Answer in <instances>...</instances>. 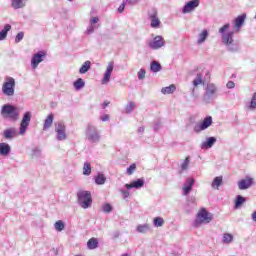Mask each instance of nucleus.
<instances>
[{
    "label": "nucleus",
    "mask_w": 256,
    "mask_h": 256,
    "mask_svg": "<svg viewBox=\"0 0 256 256\" xmlns=\"http://www.w3.org/2000/svg\"><path fill=\"white\" fill-rule=\"evenodd\" d=\"M230 29L231 24L226 23L219 28L218 33L221 35L222 43L227 47V50L231 53H237V51H239V44H237V42H235V39H233L235 31Z\"/></svg>",
    "instance_id": "obj_1"
},
{
    "label": "nucleus",
    "mask_w": 256,
    "mask_h": 256,
    "mask_svg": "<svg viewBox=\"0 0 256 256\" xmlns=\"http://www.w3.org/2000/svg\"><path fill=\"white\" fill-rule=\"evenodd\" d=\"M21 113V108L11 105L5 104L2 106L1 115L4 119H9V121H19V115Z\"/></svg>",
    "instance_id": "obj_2"
},
{
    "label": "nucleus",
    "mask_w": 256,
    "mask_h": 256,
    "mask_svg": "<svg viewBox=\"0 0 256 256\" xmlns=\"http://www.w3.org/2000/svg\"><path fill=\"white\" fill-rule=\"evenodd\" d=\"M78 205L82 209H89L93 204V198H91V192L87 190H80L77 193Z\"/></svg>",
    "instance_id": "obj_3"
},
{
    "label": "nucleus",
    "mask_w": 256,
    "mask_h": 256,
    "mask_svg": "<svg viewBox=\"0 0 256 256\" xmlns=\"http://www.w3.org/2000/svg\"><path fill=\"white\" fill-rule=\"evenodd\" d=\"M211 221H213V216H211V214H209L207 209L202 208L197 213L196 219L193 222V227H196V228L201 227V225H203V223H211Z\"/></svg>",
    "instance_id": "obj_4"
},
{
    "label": "nucleus",
    "mask_w": 256,
    "mask_h": 256,
    "mask_svg": "<svg viewBox=\"0 0 256 256\" xmlns=\"http://www.w3.org/2000/svg\"><path fill=\"white\" fill-rule=\"evenodd\" d=\"M86 139L89 143H99L101 141V133L93 124H88L86 128Z\"/></svg>",
    "instance_id": "obj_5"
},
{
    "label": "nucleus",
    "mask_w": 256,
    "mask_h": 256,
    "mask_svg": "<svg viewBox=\"0 0 256 256\" xmlns=\"http://www.w3.org/2000/svg\"><path fill=\"white\" fill-rule=\"evenodd\" d=\"M217 91V85H215L214 83H208L206 85L205 92L203 95V101H205L206 103H211L213 99H217Z\"/></svg>",
    "instance_id": "obj_6"
},
{
    "label": "nucleus",
    "mask_w": 256,
    "mask_h": 256,
    "mask_svg": "<svg viewBox=\"0 0 256 256\" xmlns=\"http://www.w3.org/2000/svg\"><path fill=\"white\" fill-rule=\"evenodd\" d=\"M2 93L6 97H13L15 95V78H6V81L2 85Z\"/></svg>",
    "instance_id": "obj_7"
},
{
    "label": "nucleus",
    "mask_w": 256,
    "mask_h": 256,
    "mask_svg": "<svg viewBox=\"0 0 256 256\" xmlns=\"http://www.w3.org/2000/svg\"><path fill=\"white\" fill-rule=\"evenodd\" d=\"M55 132L57 141H65L67 139V127L63 122L55 123Z\"/></svg>",
    "instance_id": "obj_8"
},
{
    "label": "nucleus",
    "mask_w": 256,
    "mask_h": 256,
    "mask_svg": "<svg viewBox=\"0 0 256 256\" xmlns=\"http://www.w3.org/2000/svg\"><path fill=\"white\" fill-rule=\"evenodd\" d=\"M157 15L158 12L155 8H152L148 11V19L150 21V27L152 29H159V27H161V20Z\"/></svg>",
    "instance_id": "obj_9"
},
{
    "label": "nucleus",
    "mask_w": 256,
    "mask_h": 256,
    "mask_svg": "<svg viewBox=\"0 0 256 256\" xmlns=\"http://www.w3.org/2000/svg\"><path fill=\"white\" fill-rule=\"evenodd\" d=\"M31 112L27 111L24 113L19 127V135H25L27 129H29V124L31 123Z\"/></svg>",
    "instance_id": "obj_10"
},
{
    "label": "nucleus",
    "mask_w": 256,
    "mask_h": 256,
    "mask_svg": "<svg viewBox=\"0 0 256 256\" xmlns=\"http://www.w3.org/2000/svg\"><path fill=\"white\" fill-rule=\"evenodd\" d=\"M146 43L148 47L154 51L161 49V47H165V39L163 36H156L153 38V40H147Z\"/></svg>",
    "instance_id": "obj_11"
},
{
    "label": "nucleus",
    "mask_w": 256,
    "mask_h": 256,
    "mask_svg": "<svg viewBox=\"0 0 256 256\" xmlns=\"http://www.w3.org/2000/svg\"><path fill=\"white\" fill-rule=\"evenodd\" d=\"M213 125V118L211 116H207L201 123H198L194 126L195 133H201V131H205V129H209Z\"/></svg>",
    "instance_id": "obj_12"
},
{
    "label": "nucleus",
    "mask_w": 256,
    "mask_h": 256,
    "mask_svg": "<svg viewBox=\"0 0 256 256\" xmlns=\"http://www.w3.org/2000/svg\"><path fill=\"white\" fill-rule=\"evenodd\" d=\"M45 57H47V52L39 51L38 53L34 54L31 58V67L32 69H37L40 63L45 61Z\"/></svg>",
    "instance_id": "obj_13"
},
{
    "label": "nucleus",
    "mask_w": 256,
    "mask_h": 256,
    "mask_svg": "<svg viewBox=\"0 0 256 256\" xmlns=\"http://www.w3.org/2000/svg\"><path fill=\"white\" fill-rule=\"evenodd\" d=\"M113 69H115V62L111 61L108 63L106 71L101 80L102 85H107V83H109V81H111V73H113Z\"/></svg>",
    "instance_id": "obj_14"
},
{
    "label": "nucleus",
    "mask_w": 256,
    "mask_h": 256,
    "mask_svg": "<svg viewBox=\"0 0 256 256\" xmlns=\"http://www.w3.org/2000/svg\"><path fill=\"white\" fill-rule=\"evenodd\" d=\"M200 3L201 1L199 0H190L187 2L182 8L183 15H187V13H193V11L199 7Z\"/></svg>",
    "instance_id": "obj_15"
},
{
    "label": "nucleus",
    "mask_w": 256,
    "mask_h": 256,
    "mask_svg": "<svg viewBox=\"0 0 256 256\" xmlns=\"http://www.w3.org/2000/svg\"><path fill=\"white\" fill-rule=\"evenodd\" d=\"M247 19V14H241L240 16L236 17L233 21L234 31L239 33L241 31V27L245 25V20Z\"/></svg>",
    "instance_id": "obj_16"
},
{
    "label": "nucleus",
    "mask_w": 256,
    "mask_h": 256,
    "mask_svg": "<svg viewBox=\"0 0 256 256\" xmlns=\"http://www.w3.org/2000/svg\"><path fill=\"white\" fill-rule=\"evenodd\" d=\"M193 185H195V179L193 178H187L186 182L184 183V186L182 188L183 195L187 197L191 191H193Z\"/></svg>",
    "instance_id": "obj_17"
},
{
    "label": "nucleus",
    "mask_w": 256,
    "mask_h": 256,
    "mask_svg": "<svg viewBox=\"0 0 256 256\" xmlns=\"http://www.w3.org/2000/svg\"><path fill=\"white\" fill-rule=\"evenodd\" d=\"M2 136L4 139L7 141H11V139H15L17 137V128L15 127H10L8 129H5L2 133Z\"/></svg>",
    "instance_id": "obj_18"
},
{
    "label": "nucleus",
    "mask_w": 256,
    "mask_h": 256,
    "mask_svg": "<svg viewBox=\"0 0 256 256\" xmlns=\"http://www.w3.org/2000/svg\"><path fill=\"white\" fill-rule=\"evenodd\" d=\"M145 185V179L138 178L137 180L132 181L130 184H125L126 189H141Z\"/></svg>",
    "instance_id": "obj_19"
},
{
    "label": "nucleus",
    "mask_w": 256,
    "mask_h": 256,
    "mask_svg": "<svg viewBox=\"0 0 256 256\" xmlns=\"http://www.w3.org/2000/svg\"><path fill=\"white\" fill-rule=\"evenodd\" d=\"M251 185H253V178L251 177H247L238 182V188L240 189V191H245V189H249Z\"/></svg>",
    "instance_id": "obj_20"
},
{
    "label": "nucleus",
    "mask_w": 256,
    "mask_h": 256,
    "mask_svg": "<svg viewBox=\"0 0 256 256\" xmlns=\"http://www.w3.org/2000/svg\"><path fill=\"white\" fill-rule=\"evenodd\" d=\"M217 143V138L215 137H208L204 142L201 143L200 148L201 149H211L213 145Z\"/></svg>",
    "instance_id": "obj_21"
},
{
    "label": "nucleus",
    "mask_w": 256,
    "mask_h": 256,
    "mask_svg": "<svg viewBox=\"0 0 256 256\" xmlns=\"http://www.w3.org/2000/svg\"><path fill=\"white\" fill-rule=\"evenodd\" d=\"M11 153V146L5 142L0 143V155L7 157Z\"/></svg>",
    "instance_id": "obj_22"
},
{
    "label": "nucleus",
    "mask_w": 256,
    "mask_h": 256,
    "mask_svg": "<svg viewBox=\"0 0 256 256\" xmlns=\"http://www.w3.org/2000/svg\"><path fill=\"white\" fill-rule=\"evenodd\" d=\"M54 119H55V116L53 115V113L47 116V118L44 120L43 131H47V129H51V125H53Z\"/></svg>",
    "instance_id": "obj_23"
},
{
    "label": "nucleus",
    "mask_w": 256,
    "mask_h": 256,
    "mask_svg": "<svg viewBox=\"0 0 256 256\" xmlns=\"http://www.w3.org/2000/svg\"><path fill=\"white\" fill-rule=\"evenodd\" d=\"M28 0H11V7L13 9H23L27 5Z\"/></svg>",
    "instance_id": "obj_24"
},
{
    "label": "nucleus",
    "mask_w": 256,
    "mask_h": 256,
    "mask_svg": "<svg viewBox=\"0 0 256 256\" xmlns=\"http://www.w3.org/2000/svg\"><path fill=\"white\" fill-rule=\"evenodd\" d=\"M136 231H137V233H142V234L149 233L150 231H152L151 225L147 224V223L139 224L136 227Z\"/></svg>",
    "instance_id": "obj_25"
},
{
    "label": "nucleus",
    "mask_w": 256,
    "mask_h": 256,
    "mask_svg": "<svg viewBox=\"0 0 256 256\" xmlns=\"http://www.w3.org/2000/svg\"><path fill=\"white\" fill-rule=\"evenodd\" d=\"M207 37H209V31H207V29L202 30V32L198 35L197 45H203V43L207 41Z\"/></svg>",
    "instance_id": "obj_26"
},
{
    "label": "nucleus",
    "mask_w": 256,
    "mask_h": 256,
    "mask_svg": "<svg viewBox=\"0 0 256 256\" xmlns=\"http://www.w3.org/2000/svg\"><path fill=\"white\" fill-rule=\"evenodd\" d=\"M176 90H177V87L175 86V84H171L168 87L162 88L161 93L163 95H171V94L175 93Z\"/></svg>",
    "instance_id": "obj_27"
},
{
    "label": "nucleus",
    "mask_w": 256,
    "mask_h": 256,
    "mask_svg": "<svg viewBox=\"0 0 256 256\" xmlns=\"http://www.w3.org/2000/svg\"><path fill=\"white\" fill-rule=\"evenodd\" d=\"M234 236L231 233H224L222 236L223 245H231L233 242Z\"/></svg>",
    "instance_id": "obj_28"
},
{
    "label": "nucleus",
    "mask_w": 256,
    "mask_h": 256,
    "mask_svg": "<svg viewBox=\"0 0 256 256\" xmlns=\"http://www.w3.org/2000/svg\"><path fill=\"white\" fill-rule=\"evenodd\" d=\"M11 29L10 24H6L4 28L0 31V41H5L7 39V34Z\"/></svg>",
    "instance_id": "obj_29"
},
{
    "label": "nucleus",
    "mask_w": 256,
    "mask_h": 256,
    "mask_svg": "<svg viewBox=\"0 0 256 256\" xmlns=\"http://www.w3.org/2000/svg\"><path fill=\"white\" fill-rule=\"evenodd\" d=\"M223 183V176H217L212 181L211 187L212 189H219Z\"/></svg>",
    "instance_id": "obj_30"
},
{
    "label": "nucleus",
    "mask_w": 256,
    "mask_h": 256,
    "mask_svg": "<svg viewBox=\"0 0 256 256\" xmlns=\"http://www.w3.org/2000/svg\"><path fill=\"white\" fill-rule=\"evenodd\" d=\"M161 69H163V67L161 66V64L157 61H152L150 64V70L152 71V73H159V71H161Z\"/></svg>",
    "instance_id": "obj_31"
},
{
    "label": "nucleus",
    "mask_w": 256,
    "mask_h": 256,
    "mask_svg": "<svg viewBox=\"0 0 256 256\" xmlns=\"http://www.w3.org/2000/svg\"><path fill=\"white\" fill-rule=\"evenodd\" d=\"M73 85L76 91H81V89L85 87V80H83V78H78L76 81H74Z\"/></svg>",
    "instance_id": "obj_32"
},
{
    "label": "nucleus",
    "mask_w": 256,
    "mask_h": 256,
    "mask_svg": "<svg viewBox=\"0 0 256 256\" xmlns=\"http://www.w3.org/2000/svg\"><path fill=\"white\" fill-rule=\"evenodd\" d=\"M91 69V61H85L79 69L81 75H85Z\"/></svg>",
    "instance_id": "obj_33"
},
{
    "label": "nucleus",
    "mask_w": 256,
    "mask_h": 256,
    "mask_svg": "<svg viewBox=\"0 0 256 256\" xmlns=\"http://www.w3.org/2000/svg\"><path fill=\"white\" fill-rule=\"evenodd\" d=\"M87 247L88 249H97V247H99V240H97V238H91L88 240L87 242Z\"/></svg>",
    "instance_id": "obj_34"
},
{
    "label": "nucleus",
    "mask_w": 256,
    "mask_h": 256,
    "mask_svg": "<svg viewBox=\"0 0 256 256\" xmlns=\"http://www.w3.org/2000/svg\"><path fill=\"white\" fill-rule=\"evenodd\" d=\"M245 201H247V199L241 195H237L236 196V200H235V206L234 209H239V207H241V205H243V203H245Z\"/></svg>",
    "instance_id": "obj_35"
},
{
    "label": "nucleus",
    "mask_w": 256,
    "mask_h": 256,
    "mask_svg": "<svg viewBox=\"0 0 256 256\" xmlns=\"http://www.w3.org/2000/svg\"><path fill=\"white\" fill-rule=\"evenodd\" d=\"M107 181V178L103 174H98L95 177V183L96 185H105V182Z\"/></svg>",
    "instance_id": "obj_36"
},
{
    "label": "nucleus",
    "mask_w": 256,
    "mask_h": 256,
    "mask_svg": "<svg viewBox=\"0 0 256 256\" xmlns=\"http://www.w3.org/2000/svg\"><path fill=\"white\" fill-rule=\"evenodd\" d=\"M153 225L154 227H163L165 225V220L162 217H155L153 219Z\"/></svg>",
    "instance_id": "obj_37"
},
{
    "label": "nucleus",
    "mask_w": 256,
    "mask_h": 256,
    "mask_svg": "<svg viewBox=\"0 0 256 256\" xmlns=\"http://www.w3.org/2000/svg\"><path fill=\"white\" fill-rule=\"evenodd\" d=\"M135 102H129L126 106H125V109H124V113H133V111H135Z\"/></svg>",
    "instance_id": "obj_38"
},
{
    "label": "nucleus",
    "mask_w": 256,
    "mask_h": 256,
    "mask_svg": "<svg viewBox=\"0 0 256 256\" xmlns=\"http://www.w3.org/2000/svg\"><path fill=\"white\" fill-rule=\"evenodd\" d=\"M83 175H91V163L85 162L83 165Z\"/></svg>",
    "instance_id": "obj_39"
},
{
    "label": "nucleus",
    "mask_w": 256,
    "mask_h": 256,
    "mask_svg": "<svg viewBox=\"0 0 256 256\" xmlns=\"http://www.w3.org/2000/svg\"><path fill=\"white\" fill-rule=\"evenodd\" d=\"M203 85V75L197 74L196 78L193 80V86Z\"/></svg>",
    "instance_id": "obj_40"
},
{
    "label": "nucleus",
    "mask_w": 256,
    "mask_h": 256,
    "mask_svg": "<svg viewBox=\"0 0 256 256\" xmlns=\"http://www.w3.org/2000/svg\"><path fill=\"white\" fill-rule=\"evenodd\" d=\"M190 163H191V160L188 156L184 159L183 163L181 164V171H187V169H189Z\"/></svg>",
    "instance_id": "obj_41"
},
{
    "label": "nucleus",
    "mask_w": 256,
    "mask_h": 256,
    "mask_svg": "<svg viewBox=\"0 0 256 256\" xmlns=\"http://www.w3.org/2000/svg\"><path fill=\"white\" fill-rule=\"evenodd\" d=\"M54 227H55L56 231H63V229H65V223H63V221L59 220L54 224Z\"/></svg>",
    "instance_id": "obj_42"
},
{
    "label": "nucleus",
    "mask_w": 256,
    "mask_h": 256,
    "mask_svg": "<svg viewBox=\"0 0 256 256\" xmlns=\"http://www.w3.org/2000/svg\"><path fill=\"white\" fill-rule=\"evenodd\" d=\"M102 211L103 213H111V211H113V206H111L109 203H106L102 206Z\"/></svg>",
    "instance_id": "obj_43"
},
{
    "label": "nucleus",
    "mask_w": 256,
    "mask_h": 256,
    "mask_svg": "<svg viewBox=\"0 0 256 256\" xmlns=\"http://www.w3.org/2000/svg\"><path fill=\"white\" fill-rule=\"evenodd\" d=\"M135 169H137V165H136V164H131V165L126 169L127 175H133V173H135Z\"/></svg>",
    "instance_id": "obj_44"
},
{
    "label": "nucleus",
    "mask_w": 256,
    "mask_h": 256,
    "mask_svg": "<svg viewBox=\"0 0 256 256\" xmlns=\"http://www.w3.org/2000/svg\"><path fill=\"white\" fill-rule=\"evenodd\" d=\"M95 29H97V26L90 24L86 29V35H92V33H95Z\"/></svg>",
    "instance_id": "obj_45"
},
{
    "label": "nucleus",
    "mask_w": 256,
    "mask_h": 256,
    "mask_svg": "<svg viewBox=\"0 0 256 256\" xmlns=\"http://www.w3.org/2000/svg\"><path fill=\"white\" fill-rule=\"evenodd\" d=\"M139 81H143L145 79V75H147V71L145 69H140L137 73Z\"/></svg>",
    "instance_id": "obj_46"
},
{
    "label": "nucleus",
    "mask_w": 256,
    "mask_h": 256,
    "mask_svg": "<svg viewBox=\"0 0 256 256\" xmlns=\"http://www.w3.org/2000/svg\"><path fill=\"white\" fill-rule=\"evenodd\" d=\"M23 37H25V33L19 32L15 37V43H21V41H23Z\"/></svg>",
    "instance_id": "obj_47"
},
{
    "label": "nucleus",
    "mask_w": 256,
    "mask_h": 256,
    "mask_svg": "<svg viewBox=\"0 0 256 256\" xmlns=\"http://www.w3.org/2000/svg\"><path fill=\"white\" fill-rule=\"evenodd\" d=\"M249 108L256 109V92L252 96Z\"/></svg>",
    "instance_id": "obj_48"
},
{
    "label": "nucleus",
    "mask_w": 256,
    "mask_h": 256,
    "mask_svg": "<svg viewBox=\"0 0 256 256\" xmlns=\"http://www.w3.org/2000/svg\"><path fill=\"white\" fill-rule=\"evenodd\" d=\"M126 5H127V2L123 1V3L118 7V13H123V11H125Z\"/></svg>",
    "instance_id": "obj_49"
},
{
    "label": "nucleus",
    "mask_w": 256,
    "mask_h": 256,
    "mask_svg": "<svg viewBox=\"0 0 256 256\" xmlns=\"http://www.w3.org/2000/svg\"><path fill=\"white\" fill-rule=\"evenodd\" d=\"M141 0H125L127 5H137Z\"/></svg>",
    "instance_id": "obj_50"
},
{
    "label": "nucleus",
    "mask_w": 256,
    "mask_h": 256,
    "mask_svg": "<svg viewBox=\"0 0 256 256\" xmlns=\"http://www.w3.org/2000/svg\"><path fill=\"white\" fill-rule=\"evenodd\" d=\"M98 21H99V17H92L90 18V25H97Z\"/></svg>",
    "instance_id": "obj_51"
},
{
    "label": "nucleus",
    "mask_w": 256,
    "mask_h": 256,
    "mask_svg": "<svg viewBox=\"0 0 256 256\" xmlns=\"http://www.w3.org/2000/svg\"><path fill=\"white\" fill-rule=\"evenodd\" d=\"M226 87H227V89H235V82L229 81V82L226 84Z\"/></svg>",
    "instance_id": "obj_52"
},
{
    "label": "nucleus",
    "mask_w": 256,
    "mask_h": 256,
    "mask_svg": "<svg viewBox=\"0 0 256 256\" xmlns=\"http://www.w3.org/2000/svg\"><path fill=\"white\" fill-rule=\"evenodd\" d=\"M120 193L123 195V199H127L129 197V192L127 190H120Z\"/></svg>",
    "instance_id": "obj_53"
},
{
    "label": "nucleus",
    "mask_w": 256,
    "mask_h": 256,
    "mask_svg": "<svg viewBox=\"0 0 256 256\" xmlns=\"http://www.w3.org/2000/svg\"><path fill=\"white\" fill-rule=\"evenodd\" d=\"M100 119H101V121H103V122L105 123V122L109 121L110 116H109V114H105V115L102 116Z\"/></svg>",
    "instance_id": "obj_54"
},
{
    "label": "nucleus",
    "mask_w": 256,
    "mask_h": 256,
    "mask_svg": "<svg viewBox=\"0 0 256 256\" xmlns=\"http://www.w3.org/2000/svg\"><path fill=\"white\" fill-rule=\"evenodd\" d=\"M251 219L252 221H254L256 223V211H254L251 215Z\"/></svg>",
    "instance_id": "obj_55"
},
{
    "label": "nucleus",
    "mask_w": 256,
    "mask_h": 256,
    "mask_svg": "<svg viewBox=\"0 0 256 256\" xmlns=\"http://www.w3.org/2000/svg\"><path fill=\"white\" fill-rule=\"evenodd\" d=\"M107 107H109V102H107V101H105V102H103L102 103V108H107Z\"/></svg>",
    "instance_id": "obj_56"
},
{
    "label": "nucleus",
    "mask_w": 256,
    "mask_h": 256,
    "mask_svg": "<svg viewBox=\"0 0 256 256\" xmlns=\"http://www.w3.org/2000/svg\"><path fill=\"white\" fill-rule=\"evenodd\" d=\"M160 125H161L160 123L155 124V126H154L155 131H157V129H159Z\"/></svg>",
    "instance_id": "obj_57"
},
{
    "label": "nucleus",
    "mask_w": 256,
    "mask_h": 256,
    "mask_svg": "<svg viewBox=\"0 0 256 256\" xmlns=\"http://www.w3.org/2000/svg\"><path fill=\"white\" fill-rule=\"evenodd\" d=\"M138 131H139V133H143V131H145V128L140 127V128L138 129Z\"/></svg>",
    "instance_id": "obj_58"
},
{
    "label": "nucleus",
    "mask_w": 256,
    "mask_h": 256,
    "mask_svg": "<svg viewBox=\"0 0 256 256\" xmlns=\"http://www.w3.org/2000/svg\"><path fill=\"white\" fill-rule=\"evenodd\" d=\"M122 256H129V254H123Z\"/></svg>",
    "instance_id": "obj_59"
},
{
    "label": "nucleus",
    "mask_w": 256,
    "mask_h": 256,
    "mask_svg": "<svg viewBox=\"0 0 256 256\" xmlns=\"http://www.w3.org/2000/svg\"><path fill=\"white\" fill-rule=\"evenodd\" d=\"M68 1H73V0H68Z\"/></svg>",
    "instance_id": "obj_60"
}]
</instances>
